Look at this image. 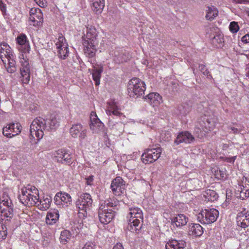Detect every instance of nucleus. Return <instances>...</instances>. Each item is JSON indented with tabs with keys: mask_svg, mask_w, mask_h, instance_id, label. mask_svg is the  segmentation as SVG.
Wrapping results in <instances>:
<instances>
[{
	"mask_svg": "<svg viewBox=\"0 0 249 249\" xmlns=\"http://www.w3.org/2000/svg\"><path fill=\"white\" fill-rule=\"evenodd\" d=\"M223 36L218 34L212 37L211 42L216 48L221 47L223 45Z\"/></svg>",
	"mask_w": 249,
	"mask_h": 249,
	"instance_id": "36",
	"label": "nucleus"
},
{
	"mask_svg": "<svg viewBox=\"0 0 249 249\" xmlns=\"http://www.w3.org/2000/svg\"><path fill=\"white\" fill-rule=\"evenodd\" d=\"M242 183L243 188L249 190V179L247 178H243Z\"/></svg>",
	"mask_w": 249,
	"mask_h": 249,
	"instance_id": "51",
	"label": "nucleus"
},
{
	"mask_svg": "<svg viewBox=\"0 0 249 249\" xmlns=\"http://www.w3.org/2000/svg\"><path fill=\"white\" fill-rule=\"evenodd\" d=\"M59 213L57 210H51L48 213L46 217V222L47 224L52 225L55 223L59 218Z\"/></svg>",
	"mask_w": 249,
	"mask_h": 249,
	"instance_id": "27",
	"label": "nucleus"
},
{
	"mask_svg": "<svg viewBox=\"0 0 249 249\" xmlns=\"http://www.w3.org/2000/svg\"><path fill=\"white\" fill-rule=\"evenodd\" d=\"M219 172L220 173V176L221 178H224V175L223 173H221V171H219Z\"/></svg>",
	"mask_w": 249,
	"mask_h": 249,
	"instance_id": "63",
	"label": "nucleus"
},
{
	"mask_svg": "<svg viewBox=\"0 0 249 249\" xmlns=\"http://www.w3.org/2000/svg\"><path fill=\"white\" fill-rule=\"evenodd\" d=\"M203 119L207 122L206 124H208L209 126L207 127V130L213 131L215 127L216 124L217 123V119L214 117H204Z\"/></svg>",
	"mask_w": 249,
	"mask_h": 249,
	"instance_id": "37",
	"label": "nucleus"
},
{
	"mask_svg": "<svg viewBox=\"0 0 249 249\" xmlns=\"http://www.w3.org/2000/svg\"><path fill=\"white\" fill-rule=\"evenodd\" d=\"M71 136L74 138H79L82 141L87 137V129L81 124H73L70 129Z\"/></svg>",
	"mask_w": 249,
	"mask_h": 249,
	"instance_id": "12",
	"label": "nucleus"
},
{
	"mask_svg": "<svg viewBox=\"0 0 249 249\" xmlns=\"http://www.w3.org/2000/svg\"><path fill=\"white\" fill-rule=\"evenodd\" d=\"M178 109L179 111V114L181 115L186 114L189 111V108L188 107H186L185 104H182L178 107Z\"/></svg>",
	"mask_w": 249,
	"mask_h": 249,
	"instance_id": "48",
	"label": "nucleus"
},
{
	"mask_svg": "<svg viewBox=\"0 0 249 249\" xmlns=\"http://www.w3.org/2000/svg\"><path fill=\"white\" fill-rule=\"evenodd\" d=\"M172 225L175 224L177 227L185 226L188 221V218L184 214H178L171 218Z\"/></svg>",
	"mask_w": 249,
	"mask_h": 249,
	"instance_id": "25",
	"label": "nucleus"
},
{
	"mask_svg": "<svg viewBox=\"0 0 249 249\" xmlns=\"http://www.w3.org/2000/svg\"><path fill=\"white\" fill-rule=\"evenodd\" d=\"M7 230H0V240L4 239L7 236Z\"/></svg>",
	"mask_w": 249,
	"mask_h": 249,
	"instance_id": "57",
	"label": "nucleus"
},
{
	"mask_svg": "<svg viewBox=\"0 0 249 249\" xmlns=\"http://www.w3.org/2000/svg\"><path fill=\"white\" fill-rule=\"evenodd\" d=\"M7 113L3 111H0V121L4 120Z\"/></svg>",
	"mask_w": 249,
	"mask_h": 249,
	"instance_id": "60",
	"label": "nucleus"
},
{
	"mask_svg": "<svg viewBox=\"0 0 249 249\" xmlns=\"http://www.w3.org/2000/svg\"><path fill=\"white\" fill-rule=\"evenodd\" d=\"M130 58V55L128 53L123 52L119 54L118 61L119 63L126 62Z\"/></svg>",
	"mask_w": 249,
	"mask_h": 249,
	"instance_id": "43",
	"label": "nucleus"
},
{
	"mask_svg": "<svg viewBox=\"0 0 249 249\" xmlns=\"http://www.w3.org/2000/svg\"><path fill=\"white\" fill-rule=\"evenodd\" d=\"M52 198L50 196L44 198L42 200H39L36 204L39 207V209L42 211H46L50 207Z\"/></svg>",
	"mask_w": 249,
	"mask_h": 249,
	"instance_id": "33",
	"label": "nucleus"
},
{
	"mask_svg": "<svg viewBox=\"0 0 249 249\" xmlns=\"http://www.w3.org/2000/svg\"><path fill=\"white\" fill-rule=\"evenodd\" d=\"M10 46L5 42H3L0 44V58L1 61L4 59V53L6 50L9 51Z\"/></svg>",
	"mask_w": 249,
	"mask_h": 249,
	"instance_id": "42",
	"label": "nucleus"
},
{
	"mask_svg": "<svg viewBox=\"0 0 249 249\" xmlns=\"http://www.w3.org/2000/svg\"><path fill=\"white\" fill-rule=\"evenodd\" d=\"M29 19L34 26H40L43 22V14L39 8H32L30 11Z\"/></svg>",
	"mask_w": 249,
	"mask_h": 249,
	"instance_id": "18",
	"label": "nucleus"
},
{
	"mask_svg": "<svg viewBox=\"0 0 249 249\" xmlns=\"http://www.w3.org/2000/svg\"><path fill=\"white\" fill-rule=\"evenodd\" d=\"M195 140L194 137L188 131L180 132L174 141V144L178 145L181 143H191Z\"/></svg>",
	"mask_w": 249,
	"mask_h": 249,
	"instance_id": "20",
	"label": "nucleus"
},
{
	"mask_svg": "<svg viewBox=\"0 0 249 249\" xmlns=\"http://www.w3.org/2000/svg\"><path fill=\"white\" fill-rule=\"evenodd\" d=\"M100 205H105V206H106V209H113V210H115V208L114 207L116 206V205L113 202H111L108 200L105 201L103 203L101 204Z\"/></svg>",
	"mask_w": 249,
	"mask_h": 249,
	"instance_id": "49",
	"label": "nucleus"
},
{
	"mask_svg": "<svg viewBox=\"0 0 249 249\" xmlns=\"http://www.w3.org/2000/svg\"><path fill=\"white\" fill-rule=\"evenodd\" d=\"M189 233L190 235L200 236L203 233V228L199 224H191L189 226Z\"/></svg>",
	"mask_w": 249,
	"mask_h": 249,
	"instance_id": "29",
	"label": "nucleus"
},
{
	"mask_svg": "<svg viewBox=\"0 0 249 249\" xmlns=\"http://www.w3.org/2000/svg\"><path fill=\"white\" fill-rule=\"evenodd\" d=\"M4 59H11L12 58H14V56L12 51L11 48L10 47L9 51L6 50L5 51V53H4Z\"/></svg>",
	"mask_w": 249,
	"mask_h": 249,
	"instance_id": "50",
	"label": "nucleus"
},
{
	"mask_svg": "<svg viewBox=\"0 0 249 249\" xmlns=\"http://www.w3.org/2000/svg\"><path fill=\"white\" fill-rule=\"evenodd\" d=\"M145 89L144 82L138 78L134 77L128 82L127 90L128 94L131 97L136 98L142 96Z\"/></svg>",
	"mask_w": 249,
	"mask_h": 249,
	"instance_id": "6",
	"label": "nucleus"
},
{
	"mask_svg": "<svg viewBox=\"0 0 249 249\" xmlns=\"http://www.w3.org/2000/svg\"><path fill=\"white\" fill-rule=\"evenodd\" d=\"M237 224L242 228L249 226V211L244 209L238 212L236 217Z\"/></svg>",
	"mask_w": 249,
	"mask_h": 249,
	"instance_id": "17",
	"label": "nucleus"
},
{
	"mask_svg": "<svg viewBox=\"0 0 249 249\" xmlns=\"http://www.w3.org/2000/svg\"><path fill=\"white\" fill-rule=\"evenodd\" d=\"M95 245L92 243H87L83 249H94Z\"/></svg>",
	"mask_w": 249,
	"mask_h": 249,
	"instance_id": "55",
	"label": "nucleus"
},
{
	"mask_svg": "<svg viewBox=\"0 0 249 249\" xmlns=\"http://www.w3.org/2000/svg\"><path fill=\"white\" fill-rule=\"evenodd\" d=\"M55 158L57 161L62 164H71L72 163L71 154L66 149L58 150L56 152Z\"/></svg>",
	"mask_w": 249,
	"mask_h": 249,
	"instance_id": "15",
	"label": "nucleus"
},
{
	"mask_svg": "<svg viewBox=\"0 0 249 249\" xmlns=\"http://www.w3.org/2000/svg\"><path fill=\"white\" fill-rule=\"evenodd\" d=\"M71 237V233L70 231L68 230H64L61 231L60 236V240L61 243L63 244H66L68 240L70 239Z\"/></svg>",
	"mask_w": 249,
	"mask_h": 249,
	"instance_id": "39",
	"label": "nucleus"
},
{
	"mask_svg": "<svg viewBox=\"0 0 249 249\" xmlns=\"http://www.w3.org/2000/svg\"><path fill=\"white\" fill-rule=\"evenodd\" d=\"M54 201L56 205H65L68 206L71 203L72 199L71 196L66 193H57L54 197Z\"/></svg>",
	"mask_w": 249,
	"mask_h": 249,
	"instance_id": "19",
	"label": "nucleus"
},
{
	"mask_svg": "<svg viewBox=\"0 0 249 249\" xmlns=\"http://www.w3.org/2000/svg\"><path fill=\"white\" fill-rule=\"evenodd\" d=\"M108 125L110 129L115 130L119 133H121L124 128V124L121 121L116 122L115 120H113L111 117H110L109 121H108Z\"/></svg>",
	"mask_w": 249,
	"mask_h": 249,
	"instance_id": "30",
	"label": "nucleus"
},
{
	"mask_svg": "<svg viewBox=\"0 0 249 249\" xmlns=\"http://www.w3.org/2000/svg\"><path fill=\"white\" fill-rule=\"evenodd\" d=\"M4 207H10L13 206V204L11 200L8 201V200H3L1 202Z\"/></svg>",
	"mask_w": 249,
	"mask_h": 249,
	"instance_id": "54",
	"label": "nucleus"
},
{
	"mask_svg": "<svg viewBox=\"0 0 249 249\" xmlns=\"http://www.w3.org/2000/svg\"><path fill=\"white\" fill-rule=\"evenodd\" d=\"M144 99L154 107L158 106L162 101L161 96L155 92L149 93L144 97Z\"/></svg>",
	"mask_w": 249,
	"mask_h": 249,
	"instance_id": "26",
	"label": "nucleus"
},
{
	"mask_svg": "<svg viewBox=\"0 0 249 249\" xmlns=\"http://www.w3.org/2000/svg\"><path fill=\"white\" fill-rule=\"evenodd\" d=\"M86 34L82 36L85 54L89 58L95 56L98 44V33L96 28L92 26L86 28Z\"/></svg>",
	"mask_w": 249,
	"mask_h": 249,
	"instance_id": "2",
	"label": "nucleus"
},
{
	"mask_svg": "<svg viewBox=\"0 0 249 249\" xmlns=\"http://www.w3.org/2000/svg\"><path fill=\"white\" fill-rule=\"evenodd\" d=\"M201 182L197 178L189 179L187 181L186 184L187 186L190 188V189H198L200 187Z\"/></svg>",
	"mask_w": 249,
	"mask_h": 249,
	"instance_id": "38",
	"label": "nucleus"
},
{
	"mask_svg": "<svg viewBox=\"0 0 249 249\" xmlns=\"http://www.w3.org/2000/svg\"><path fill=\"white\" fill-rule=\"evenodd\" d=\"M234 2L237 3L245 4L247 3L248 0H232Z\"/></svg>",
	"mask_w": 249,
	"mask_h": 249,
	"instance_id": "62",
	"label": "nucleus"
},
{
	"mask_svg": "<svg viewBox=\"0 0 249 249\" xmlns=\"http://www.w3.org/2000/svg\"><path fill=\"white\" fill-rule=\"evenodd\" d=\"M19 56L21 67L20 68V73L21 76V81L23 84H27L30 81L31 76V66L28 59H26L23 54Z\"/></svg>",
	"mask_w": 249,
	"mask_h": 249,
	"instance_id": "9",
	"label": "nucleus"
},
{
	"mask_svg": "<svg viewBox=\"0 0 249 249\" xmlns=\"http://www.w3.org/2000/svg\"><path fill=\"white\" fill-rule=\"evenodd\" d=\"M242 200L249 197V190L246 189L241 188L239 196H238Z\"/></svg>",
	"mask_w": 249,
	"mask_h": 249,
	"instance_id": "47",
	"label": "nucleus"
},
{
	"mask_svg": "<svg viewBox=\"0 0 249 249\" xmlns=\"http://www.w3.org/2000/svg\"><path fill=\"white\" fill-rule=\"evenodd\" d=\"M91 124L90 127L91 129L96 131V129L102 130L103 129L104 124L98 118L95 112L92 111L90 113Z\"/></svg>",
	"mask_w": 249,
	"mask_h": 249,
	"instance_id": "22",
	"label": "nucleus"
},
{
	"mask_svg": "<svg viewBox=\"0 0 249 249\" xmlns=\"http://www.w3.org/2000/svg\"><path fill=\"white\" fill-rule=\"evenodd\" d=\"M107 105V107L106 110V112L120 109V108L117 105L116 103L114 101L108 102Z\"/></svg>",
	"mask_w": 249,
	"mask_h": 249,
	"instance_id": "44",
	"label": "nucleus"
},
{
	"mask_svg": "<svg viewBox=\"0 0 249 249\" xmlns=\"http://www.w3.org/2000/svg\"><path fill=\"white\" fill-rule=\"evenodd\" d=\"M186 247V242L182 240H169L165 245L166 249H184Z\"/></svg>",
	"mask_w": 249,
	"mask_h": 249,
	"instance_id": "24",
	"label": "nucleus"
},
{
	"mask_svg": "<svg viewBox=\"0 0 249 249\" xmlns=\"http://www.w3.org/2000/svg\"><path fill=\"white\" fill-rule=\"evenodd\" d=\"M2 61L8 72L13 73L16 71L17 67L16 66V61L14 60V57L11 59L7 58L2 59Z\"/></svg>",
	"mask_w": 249,
	"mask_h": 249,
	"instance_id": "28",
	"label": "nucleus"
},
{
	"mask_svg": "<svg viewBox=\"0 0 249 249\" xmlns=\"http://www.w3.org/2000/svg\"><path fill=\"white\" fill-rule=\"evenodd\" d=\"M103 71V66L101 64H96L93 66V70H92V79L95 82L96 86H98L100 84V79L101 74Z\"/></svg>",
	"mask_w": 249,
	"mask_h": 249,
	"instance_id": "23",
	"label": "nucleus"
},
{
	"mask_svg": "<svg viewBox=\"0 0 249 249\" xmlns=\"http://www.w3.org/2000/svg\"><path fill=\"white\" fill-rule=\"evenodd\" d=\"M120 110V109L106 112L108 116V121H109L110 117L112 118L113 120H115L118 117L122 116L123 113L121 112Z\"/></svg>",
	"mask_w": 249,
	"mask_h": 249,
	"instance_id": "40",
	"label": "nucleus"
},
{
	"mask_svg": "<svg viewBox=\"0 0 249 249\" xmlns=\"http://www.w3.org/2000/svg\"><path fill=\"white\" fill-rule=\"evenodd\" d=\"M60 118L58 115L52 114L49 119L45 120L39 117L34 119L30 125V136L37 140L44 135V131L55 130L59 125Z\"/></svg>",
	"mask_w": 249,
	"mask_h": 249,
	"instance_id": "1",
	"label": "nucleus"
},
{
	"mask_svg": "<svg viewBox=\"0 0 249 249\" xmlns=\"http://www.w3.org/2000/svg\"><path fill=\"white\" fill-rule=\"evenodd\" d=\"M206 123L207 122L203 119L198 121L196 124L194 132L197 137L202 139L206 135V133L211 131V130H207V127L209 125Z\"/></svg>",
	"mask_w": 249,
	"mask_h": 249,
	"instance_id": "16",
	"label": "nucleus"
},
{
	"mask_svg": "<svg viewBox=\"0 0 249 249\" xmlns=\"http://www.w3.org/2000/svg\"><path fill=\"white\" fill-rule=\"evenodd\" d=\"M229 29L230 31L232 33H237L239 29L237 22L235 21L231 22L229 26Z\"/></svg>",
	"mask_w": 249,
	"mask_h": 249,
	"instance_id": "46",
	"label": "nucleus"
},
{
	"mask_svg": "<svg viewBox=\"0 0 249 249\" xmlns=\"http://www.w3.org/2000/svg\"><path fill=\"white\" fill-rule=\"evenodd\" d=\"M0 9L3 13L6 12V5L2 2V0H0Z\"/></svg>",
	"mask_w": 249,
	"mask_h": 249,
	"instance_id": "59",
	"label": "nucleus"
},
{
	"mask_svg": "<svg viewBox=\"0 0 249 249\" xmlns=\"http://www.w3.org/2000/svg\"><path fill=\"white\" fill-rule=\"evenodd\" d=\"M243 42L247 43L249 42V33L244 36L241 39Z\"/></svg>",
	"mask_w": 249,
	"mask_h": 249,
	"instance_id": "58",
	"label": "nucleus"
},
{
	"mask_svg": "<svg viewBox=\"0 0 249 249\" xmlns=\"http://www.w3.org/2000/svg\"><path fill=\"white\" fill-rule=\"evenodd\" d=\"M55 45L59 57L63 59H66L68 56L69 52L65 37L62 36H59Z\"/></svg>",
	"mask_w": 249,
	"mask_h": 249,
	"instance_id": "13",
	"label": "nucleus"
},
{
	"mask_svg": "<svg viewBox=\"0 0 249 249\" xmlns=\"http://www.w3.org/2000/svg\"><path fill=\"white\" fill-rule=\"evenodd\" d=\"M19 195L20 201L25 206L30 207L37 204L39 201L38 190L34 186L22 189Z\"/></svg>",
	"mask_w": 249,
	"mask_h": 249,
	"instance_id": "4",
	"label": "nucleus"
},
{
	"mask_svg": "<svg viewBox=\"0 0 249 249\" xmlns=\"http://www.w3.org/2000/svg\"><path fill=\"white\" fill-rule=\"evenodd\" d=\"M219 215V212L211 208L202 210L198 214L197 219L201 224H210L214 222Z\"/></svg>",
	"mask_w": 249,
	"mask_h": 249,
	"instance_id": "7",
	"label": "nucleus"
},
{
	"mask_svg": "<svg viewBox=\"0 0 249 249\" xmlns=\"http://www.w3.org/2000/svg\"><path fill=\"white\" fill-rule=\"evenodd\" d=\"M86 180V184L88 185H91L94 180V176L90 175L85 178Z\"/></svg>",
	"mask_w": 249,
	"mask_h": 249,
	"instance_id": "52",
	"label": "nucleus"
},
{
	"mask_svg": "<svg viewBox=\"0 0 249 249\" xmlns=\"http://www.w3.org/2000/svg\"><path fill=\"white\" fill-rule=\"evenodd\" d=\"M203 196L205 198V201L214 202L217 200L218 195L216 192L212 190H207L204 192Z\"/></svg>",
	"mask_w": 249,
	"mask_h": 249,
	"instance_id": "32",
	"label": "nucleus"
},
{
	"mask_svg": "<svg viewBox=\"0 0 249 249\" xmlns=\"http://www.w3.org/2000/svg\"><path fill=\"white\" fill-rule=\"evenodd\" d=\"M236 159V156L225 157L224 158V160L230 163H233Z\"/></svg>",
	"mask_w": 249,
	"mask_h": 249,
	"instance_id": "53",
	"label": "nucleus"
},
{
	"mask_svg": "<svg viewBox=\"0 0 249 249\" xmlns=\"http://www.w3.org/2000/svg\"><path fill=\"white\" fill-rule=\"evenodd\" d=\"M161 153V149L160 147L147 149L141 156L142 161L145 164L153 163L160 157Z\"/></svg>",
	"mask_w": 249,
	"mask_h": 249,
	"instance_id": "8",
	"label": "nucleus"
},
{
	"mask_svg": "<svg viewBox=\"0 0 249 249\" xmlns=\"http://www.w3.org/2000/svg\"><path fill=\"white\" fill-rule=\"evenodd\" d=\"M127 216L128 224L126 229L131 232L138 233L142 228L143 222V213L138 207H130Z\"/></svg>",
	"mask_w": 249,
	"mask_h": 249,
	"instance_id": "3",
	"label": "nucleus"
},
{
	"mask_svg": "<svg viewBox=\"0 0 249 249\" xmlns=\"http://www.w3.org/2000/svg\"><path fill=\"white\" fill-rule=\"evenodd\" d=\"M17 41L19 45L18 49L23 53H29L30 50V46L29 41L27 40L25 35L22 34L18 36Z\"/></svg>",
	"mask_w": 249,
	"mask_h": 249,
	"instance_id": "21",
	"label": "nucleus"
},
{
	"mask_svg": "<svg viewBox=\"0 0 249 249\" xmlns=\"http://www.w3.org/2000/svg\"><path fill=\"white\" fill-rule=\"evenodd\" d=\"M92 10L100 13L105 7V0H91Z\"/></svg>",
	"mask_w": 249,
	"mask_h": 249,
	"instance_id": "34",
	"label": "nucleus"
},
{
	"mask_svg": "<svg viewBox=\"0 0 249 249\" xmlns=\"http://www.w3.org/2000/svg\"><path fill=\"white\" fill-rule=\"evenodd\" d=\"M1 230H7V229L5 227H3V226H1Z\"/></svg>",
	"mask_w": 249,
	"mask_h": 249,
	"instance_id": "64",
	"label": "nucleus"
},
{
	"mask_svg": "<svg viewBox=\"0 0 249 249\" xmlns=\"http://www.w3.org/2000/svg\"><path fill=\"white\" fill-rule=\"evenodd\" d=\"M36 1L38 5L41 7H44L47 6V1L46 0H37Z\"/></svg>",
	"mask_w": 249,
	"mask_h": 249,
	"instance_id": "56",
	"label": "nucleus"
},
{
	"mask_svg": "<svg viewBox=\"0 0 249 249\" xmlns=\"http://www.w3.org/2000/svg\"><path fill=\"white\" fill-rule=\"evenodd\" d=\"M199 71L205 76H206L208 78H212V76L210 73V71L206 68V66L203 64L199 65Z\"/></svg>",
	"mask_w": 249,
	"mask_h": 249,
	"instance_id": "45",
	"label": "nucleus"
},
{
	"mask_svg": "<svg viewBox=\"0 0 249 249\" xmlns=\"http://www.w3.org/2000/svg\"><path fill=\"white\" fill-rule=\"evenodd\" d=\"M218 10L215 7H208L206 10V19L212 21L218 16Z\"/></svg>",
	"mask_w": 249,
	"mask_h": 249,
	"instance_id": "35",
	"label": "nucleus"
},
{
	"mask_svg": "<svg viewBox=\"0 0 249 249\" xmlns=\"http://www.w3.org/2000/svg\"><path fill=\"white\" fill-rule=\"evenodd\" d=\"M0 213L1 217L6 218L7 220L12 218L13 216V208L10 207H3L2 206L0 205ZM2 219V218H1Z\"/></svg>",
	"mask_w": 249,
	"mask_h": 249,
	"instance_id": "31",
	"label": "nucleus"
},
{
	"mask_svg": "<svg viewBox=\"0 0 249 249\" xmlns=\"http://www.w3.org/2000/svg\"><path fill=\"white\" fill-rule=\"evenodd\" d=\"M92 199L90 194L83 193L81 194L76 201V206L78 210V216L80 218H85L87 216V211L92 206Z\"/></svg>",
	"mask_w": 249,
	"mask_h": 249,
	"instance_id": "5",
	"label": "nucleus"
},
{
	"mask_svg": "<svg viewBox=\"0 0 249 249\" xmlns=\"http://www.w3.org/2000/svg\"><path fill=\"white\" fill-rule=\"evenodd\" d=\"M243 127L236 124V126L229 125L228 126V129L230 133H232L234 134L241 133L243 131Z\"/></svg>",
	"mask_w": 249,
	"mask_h": 249,
	"instance_id": "41",
	"label": "nucleus"
},
{
	"mask_svg": "<svg viewBox=\"0 0 249 249\" xmlns=\"http://www.w3.org/2000/svg\"><path fill=\"white\" fill-rule=\"evenodd\" d=\"M22 129V126L18 123H11L3 128L2 133L7 138H12L18 135Z\"/></svg>",
	"mask_w": 249,
	"mask_h": 249,
	"instance_id": "11",
	"label": "nucleus"
},
{
	"mask_svg": "<svg viewBox=\"0 0 249 249\" xmlns=\"http://www.w3.org/2000/svg\"><path fill=\"white\" fill-rule=\"evenodd\" d=\"M98 213L100 222L103 224H107L114 218L116 212L113 209H106L105 205H100Z\"/></svg>",
	"mask_w": 249,
	"mask_h": 249,
	"instance_id": "10",
	"label": "nucleus"
},
{
	"mask_svg": "<svg viewBox=\"0 0 249 249\" xmlns=\"http://www.w3.org/2000/svg\"><path fill=\"white\" fill-rule=\"evenodd\" d=\"M113 249H124V247L122 244L119 243L114 246Z\"/></svg>",
	"mask_w": 249,
	"mask_h": 249,
	"instance_id": "61",
	"label": "nucleus"
},
{
	"mask_svg": "<svg viewBox=\"0 0 249 249\" xmlns=\"http://www.w3.org/2000/svg\"><path fill=\"white\" fill-rule=\"evenodd\" d=\"M125 187V182L120 177H117L111 182L110 188L113 193L119 196L124 193Z\"/></svg>",
	"mask_w": 249,
	"mask_h": 249,
	"instance_id": "14",
	"label": "nucleus"
}]
</instances>
